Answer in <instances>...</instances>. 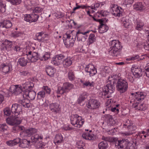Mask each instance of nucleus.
Returning a JSON list of instances; mask_svg holds the SVG:
<instances>
[{
	"label": "nucleus",
	"mask_w": 149,
	"mask_h": 149,
	"mask_svg": "<svg viewBox=\"0 0 149 149\" xmlns=\"http://www.w3.org/2000/svg\"><path fill=\"white\" fill-rule=\"evenodd\" d=\"M107 123L109 125L111 126L114 125L115 124V122L111 116H110L107 119Z\"/></svg>",
	"instance_id": "5fc2aeb1"
},
{
	"label": "nucleus",
	"mask_w": 149,
	"mask_h": 149,
	"mask_svg": "<svg viewBox=\"0 0 149 149\" xmlns=\"http://www.w3.org/2000/svg\"><path fill=\"white\" fill-rule=\"evenodd\" d=\"M41 140H40L39 141H38L36 142H39L36 146V147L38 148H42L44 147L45 146V143L42 142Z\"/></svg>",
	"instance_id": "bf43d9fd"
},
{
	"label": "nucleus",
	"mask_w": 149,
	"mask_h": 149,
	"mask_svg": "<svg viewBox=\"0 0 149 149\" xmlns=\"http://www.w3.org/2000/svg\"><path fill=\"white\" fill-rule=\"evenodd\" d=\"M116 148L120 149L125 146V149H136V145L135 143L130 142L127 139H123L118 140L115 142Z\"/></svg>",
	"instance_id": "423d86ee"
},
{
	"label": "nucleus",
	"mask_w": 149,
	"mask_h": 149,
	"mask_svg": "<svg viewBox=\"0 0 149 149\" xmlns=\"http://www.w3.org/2000/svg\"><path fill=\"white\" fill-rule=\"evenodd\" d=\"M116 88L117 90L120 93L126 92L128 88L127 81L125 78H120L116 83Z\"/></svg>",
	"instance_id": "0eeeda50"
},
{
	"label": "nucleus",
	"mask_w": 149,
	"mask_h": 149,
	"mask_svg": "<svg viewBox=\"0 0 149 149\" xmlns=\"http://www.w3.org/2000/svg\"><path fill=\"white\" fill-rule=\"evenodd\" d=\"M45 70L47 75L51 77H54L56 72L55 68L51 66H47Z\"/></svg>",
	"instance_id": "393cba45"
},
{
	"label": "nucleus",
	"mask_w": 149,
	"mask_h": 149,
	"mask_svg": "<svg viewBox=\"0 0 149 149\" xmlns=\"http://www.w3.org/2000/svg\"><path fill=\"white\" fill-rule=\"evenodd\" d=\"M33 5L32 1L28 0L25 2V6L28 10H31L32 9L31 7Z\"/></svg>",
	"instance_id": "6e6d98bb"
},
{
	"label": "nucleus",
	"mask_w": 149,
	"mask_h": 149,
	"mask_svg": "<svg viewBox=\"0 0 149 149\" xmlns=\"http://www.w3.org/2000/svg\"><path fill=\"white\" fill-rule=\"evenodd\" d=\"M120 19L122 24L126 28H127L132 22L131 20L130 19L129 16L127 15L122 16Z\"/></svg>",
	"instance_id": "4be33fe9"
},
{
	"label": "nucleus",
	"mask_w": 149,
	"mask_h": 149,
	"mask_svg": "<svg viewBox=\"0 0 149 149\" xmlns=\"http://www.w3.org/2000/svg\"><path fill=\"white\" fill-rule=\"evenodd\" d=\"M8 127L6 123H3L0 124V132H4L7 131Z\"/></svg>",
	"instance_id": "3c124183"
},
{
	"label": "nucleus",
	"mask_w": 149,
	"mask_h": 149,
	"mask_svg": "<svg viewBox=\"0 0 149 149\" xmlns=\"http://www.w3.org/2000/svg\"><path fill=\"white\" fill-rule=\"evenodd\" d=\"M110 48L109 52L113 56H118L119 55L123 46L119 40H114L109 42Z\"/></svg>",
	"instance_id": "39448f33"
},
{
	"label": "nucleus",
	"mask_w": 149,
	"mask_h": 149,
	"mask_svg": "<svg viewBox=\"0 0 149 149\" xmlns=\"http://www.w3.org/2000/svg\"><path fill=\"white\" fill-rule=\"evenodd\" d=\"M37 98L38 99L40 100L44 98L45 95V91L42 90L39 91L37 94Z\"/></svg>",
	"instance_id": "603ef678"
},
{
	"label": "nucleus",
	"mask_w": 149,
	"mask_h": 149,
	"mask_svg": "<svg viewBox=\"0 0 149 149\" xmlns=\"http://www.w3.org/2000/svg\"><path fill=\"white\" fill-rule=\"evenodd\" d=\"M84 70L87 74L90 77H92L95 75L97 73V69L94 66L89 63L84 68Z\"/></svg>",
	"instance_id": "ddd939ff"
},
{
	"label": "nucleus",
	"mask_w": 149,
	"mask_h": 149,
	"mask_svg": "<svg viewBox=\"0 0 149 149\" xmlns=\"http://www.w3.org/2000/svg\"><path fill=\"white\" fill-rule=\"evenodd\" d=\"M128 130L130 132H132V131L135 130L136 129V127L135 125H131L127 128Z\"/></svg>",
	"instance_id": "774afa93"
},
{
	"label": "nucleus",
	"mask_w": 149,
	"mask_h": 149,
	"mask_svg": "<svg viewBox=\"0 0 149 149\" xmlns=\"http://www.w3.org/2000/svg\"><path fill=\"white\" fill-rule=\"evenodd\" d=\"M34 84L30 82H27L22 84V88L24 91H29L32 89Z\"/></svg>",
	"instance_id": "cd10ccee"
},
{
	"label": "nucleus",
	"mask_w": 149,
	"mask_h": 149,
	"mask_svg": "<svg viewBox=\"0 0 149 149\" xmlns=\"http://www.w3.org/2000/svg\"><path fill=\"white\" fill-rule=\"evenodd\" d=\"M109 14V13L107 10H101L98 11L96 13V16L98 17H106Z\"/></svg>",
	"instance_id": "4c0bfd02"
},
{
	"label": "nucleus",
	"mask_w": 149,
	"mask_h": 149,
	"mask_svg": "<svg viewBox=\"0 0 149 149\" xmlns=\"http://www.w3.org/2000/svg\"><path fill=\"white\" fill-rule=\"evenodd\" d=\"M13 118L15 121V125L19 124L22 122V118L19 116L15 115V116H13Z\"/></svg>",
	"instance_id": "09e8293b"
},
{
	"label": "nucleus",
	"mask_w": 149,
	"mask_h": 149,
	"mask_svg": "<svg viewBox=\"0 0 149 149\" xmlns=\"http://www.w3.org/2000/svg\"><path fill=\"white\" fill-rule=\"evenodd\" d=\"M110 7L111 12L113 15L115 17L122 16L123 10L121 7L116 4H112Z\"/></svg>",
	"instance_id": "f8f14e48"
},
{
	"label": "nucleus",
	"mask_w": 149,
	"mask_h": 149,
	"mask_svg": "<svg viewBox=\"0 0 149 149\" xmlns=\"http://www.w3.org/2000/svg\"><path fill=\"white\" fill-rule=\"evenodd\" d=\"M74 87L73 85L69 82H66L63 84V87L59 86L56 91V93L58 94H62L65 92L69 91Z\"/></svg>",
	"instance_id": "9d476101"
},
{
	"label": "nucleus",
	"mask_w": 149,
	"mask_h": 149,
	"mask_svg": "<svg viewBox=\"0 0 149 149\" xmlns=\"http://www.w3.org/2000/svg\"><path fill=\"white\" fill-rule=\"evenodd\" d=\"M23 90L22 86L20 85L11 86L10 88V91L11 93L15 95L21 94L22 95V92H23Z\"/></svg>",
	"instance_id": "4468645a"
},
{
	"label": "nucleus",
	"mask_w": 149,
	"mask_h": 149,
	"mask_svg": "<svg viewBox=\"0 0 149 149\" xmlns=\"http://www.w3.org/2000/svg\"><path fill=\"white\" fill-rule=\"evenodd\" d=\"M13 117H8L6 119V123L10 125H15L14 120L13 118Z\"/></svg>",
	"instance_id": "de8ad7c7"
},
{
	"label": "nucleus",
	"mask_w": 149,
	"mask_h": 149,
	"mask_svg": "<svg viewBox=\"0 0 149 149\" xmlns=\"http://www.w3.org/2000/svg\"><path fill=\"white\" fill-rule=\"evenodd\" d=\"M0 26L1 27L8 29L12 26V24L10 21L4 20L0 23Z\"/></svg>",
	"instance_id": "7c9ffc66"
},
{
	"label": "nucleus",
	"mask_w": 149,
	"mask_h": 149,
	"mask_svg": "<svg viewBox=\"0 0 149 149\" xmlns=\"http://www.w3.org/2000/svg\"><path fill=\"white\" fill-rule=\"evenodd\" d=\"M91 131H90L89 132L88 131L84 132L82 135L83 138L89 141L94 140V135L90 132Z\"/></svg>",
	"instance_id": "a878e982"
},
{
	"label": "nucleus",
	"mask_w": 149,
	"mask_h": 149,
	"mask_svg": "<svg viewBox=\"0 0 149 149\" xmlns=\"http://www.w3.org/2000/svg\"><path fill=\"white\" fill-rule=\"evenodd\" d=\"M100 6V3L99 2L95 3L93 4L91 6H89L91 9L96 10L97 8Z\"/></svg>",
	"instance_id": "052dcab7"
},
{
	"label": "nucleus",
	"mask_w": 149,
	"mask_h": 149,
	"mask_svg": "<svg viewBox=\"0 0 149 149\" xmlns=\"http://www.w3.org/2000/svg\"><path fill=\"white\" fill-rule=\"evenodd\" d=\"M4 112L5 115L6 116H9L12 112L10 109L8 108H6L4 109Z\"/></svg>",
	"instance_id": "69168bd1"
},
{
	"label": "nucleus",
	"mask_w": 149,
	"mask_h": 149,
	"mask_svg": "<svg viewBox=\"0 0 149 149\" xmlns=\"http://www.w3.org/2000/svg\"><path fill=\"white\" fill-rule=\"evenodd\" d=\"M39 59H40V58L38 53L33 52L32 54V56L28 59L31 62L33 63L36 62Z\"/></svg>",
	"instance_id": "c9c22d12"
},
{
	"label": "nucleus",
	"mask_w": 149,
	"mask_h": 149,
	"mask_svg": "<svg viewBox=\"0 0 149 149\" xmlns=\"http://www.w3.org/2000/svg\"><path fill=\"white\" fill-rule=\"evenodd\" d=\"M87 105L88 108L89 109H96L100 107V103L99 101L97 100L92 99L89 100Z\"/></svg>",
	"instance_id": "f3484780"
},
{
	"label": "nucleus",
	"mask_w": 149,
	"mask_h": 149,
	"mask_svg": "<svg viewBox=\"0 0 149 149\" xmlns=\"http://www.w3.org/2000/svg\"><path fill=\"white\" fill-rule=\"evenodd\" d=\"M10 68L8 65L5 64H2L0 66V70L6 74L9 72Z\"/></svg>",
	"instance_id": "58836bf2"
},
{
	"label": "nucleus",
	"mask_w": 149,
	"mask_h": 149,
	"mask_svg": "<svg viewBox=\"0 0 149 149\" xmlns=\"http://www.w3.org/2000/svg\"><path fill=\"white\" fill-rule=\"evenodd\" d=\"M1 42V49L2 50L5 51L7 49H10L12 47L13 42L11 41L5 39L2 40Z\"/></svg>",
	"instance_id": "412c9836"
},
{
	"label": "nucleus",
	"mask_w": 149,
	"mask_h": 149,
	"mask_svg": "<svg viewBox=\"0 0 149 149\" xmlns=\"http://www.w3.org/2000/svg\"><path fill=\"white\" fill-rule=\"evenodd\" d=\"M20 139L19 138H17L13 140H10L6 142V144L9 146L12 147L17 145L20 143Z\"/></svg>",
	"instance_id": "bb28decb"
},
{
	"label": "nucleus",
	"mask_w": 149,
	"mask_h": 149,
	"mask_svg": "<svg viewBox=\"0 0 149 149\" xmlns=\"http://www.w3.org/2000/svg\"><path fill=\"white\" fill-rule=\"evenodd\" d=\"M50 53L49 52H44L42 54V56L40 58V59L42 61H45L50 58Z\"/></svg>",
	"instance_id": "a19ab883"
},
{
	"label": "nucleus",
	"mask_w": 149,
	"mask_h": 149,
	"mask_svg": "<svg viewBox=\"0 0 149 149\" xmlns=\"http://www.w3.org/2000/svg\"><path fill=\"white\" fill-rule=\"evenodd\" d=\"M6 6L3 0H0V12L4 13L5 11Z\"/></svg>",
	"instance_id": "864d4df0"
},
{
	"label": "nucleus",
	"mask_w": 149,
	"mask_h": 149,
	"mask_svg": "<svg viewBox=\"0 0 149 149\" xmlns=\"http://www.w3.org/2000/svg\"><path fill=\"white\" fill-rule=\"evenodd\" d=\"M113 77L114 76H109L107 84L102 88L101 95L104 96V98H108L111 97V94L115 91V84L116 83V80Z\"/></svg>",
	"instance_id": "f257e3e1"
},
{
	"label": "nucleus",
	"mask_w": 149,
	"mask_h": 149,
	"mask_svg": "<svg viewBox=\"0 0 149 149\" xmlns=\"http://www.w3.org/2000/svg\"><path fill=\"white\" fill-rule=\"evenodd\" d=\"M89 31H87L85 32H82L79 31L76 33V37L74 38V39L76 38H77L79 41L84 42L87 39L88 36L86 35V34L89 33Z\"/></svg>",
	"instance_id": "6ab92c4d"
},
{
	"label": "nucleus",
	"mask_w": 149,
	"mask_h": 149,
	"mask_svg": "<svg viewBox=\"0 0 149 149\" xmlns=\"http://www.w3.org/2000/svg\"><path fill=\"white\" fill-rule=\"evenodd\" d=\"M63 141V137L62 135L58 134L56 135L54 140V143L56 145L60 144Z\"/></svg>",
	"instance_id": "c85d7f7f"
},
{
	"label": "nucleus",
	"mask_w": 149,
	"mask_h": 149,
	"mask_svg": "<svg viewBox=\"0 0 149 149\" xmlns=\"http://www.w3.org/2000/svg\"><path fill=\"white\" fill-rule=\"evenodd\" d=\"M68 78L71 81L74 80L75 79L74 71L73 70H69L68 73Z\"/></svg>",
	"instance_id": "79ce46f5"
},
{
	"label": "nucleus",
	"mask_w": 149,
	"mask_h": 149,
	"mask_svg": "<svg viewBox=\"0 0 149 149\" xmlns=\"http://www.w3.org/2000/svg\"><path fill=\"white\" fill-rule=\"evenodd\" d=\"M71 124L75 127L80 128L84 124V120L77 114L72 115L70 117Z\"/></svg>",
	"instance_id": "6e6552de"
},
{
	"label": "nucleus",
	"mask_w": 149,
	"mask_h": 149,
	"mask_svg": "<svg viewBox=\"0 0 149 149\" xmlns=\"http://www.w3.org/2000/svg\"><path fill=\"white\" fill-rule=\"evenodd\" d=\"M9 2L12 5L16 6L22 2V0H6Z\"/></svg>",
	"instance_id": "8fccbe9b"
},
{
	"label": "nucleus",
	"mask_w": 149,
	"mask_h": 149,
	"mask_svg": "<svg viewBox=\"0 0 149 149\" xmlns=\"http://www.w3.org/2000/svg\"><path fill=\"white\" fill-rule=\"evenodd\" d=\"M65 57L63 54L56 55L52 58L51 63L55 66L59 65L62 63L63 67L67 68L72 65V60L70 57Z\"/></svg>",
	"instance_id": "f03ea898"
},
{
	"label": "nucleus",
	"mask_w": 149,
	"mask_h": 149,
	"mask_svg": "<svg viewBox=\"0 0 149 149\" xmlns=\"http://www.w3.org/2000/svg\"><path fill=\"white\" fill-rule=\"evenodd\" d=\"M24 20L25 21L31 23V15L30 14H25L24 15Z\"/></svg>",
	"instance_id": "0e129e2a"
},
{
	"label": "nucleus",
	"mask_w": 149,
	"mask_h": 149,
	"mask_svg": "<svg viewBox=\"0 0 149 149\" xmlns=\"http://www.w3.org/2000/svg\"><path fill=\"white\" fill-rule=\"evenodd\" d=\"M85 143L82 140H79L77 142L76 146L79 149H83L84 148Z\"/></svg>",
	"instance_id": "a18cd8bd"
},
{
	"label": "nucleus",
	"mask_w": 149,
	"mask_h": 149,
	"mask_svg": "<svg viewBox=\"0 0 149 149\" xmlns=\"http://www.w3.org/2000/svg\"><path fill=\"white\" fill-rule=\"evenodd\" d=\"M43 91H45L47 94H49L50 93L51 90L50 88L47 86H43L42 88Z\"/></svg>",
	"instance_id": "680f3d73"
},
{
	"label": "nucleus",
	"mask_w": 149,
	"mask_h": 149,
	"mask_svg": "<svg viewBox=\"0 0 149 149\" xmlns=\"http://www.w3.org/2000/svg\"><path fill=\"white\" fill-rule=\"evenodd\" d=\"M134 107H136V109L139 110L141 111H144L147 109V107L146 104H141L140 102L139 103H134Z\"/></svg>",
	"instance_id": "473e14b6"
},
{
	"label": "nucleus",
	"mask_w": 149,
	"mask_h": 149,
	"mask_svg": "<svg viewBox=\"0 0 149 149\" xmlns=\"http://www.w3.org/2000/svg\"><path fill=\"white\" fill-rule=\"evenodd\" d=\"M131 72L135 78H139L143 75V72L141 68L139 66L134 65L131 68Z\"/></svg>",
	"instance_id": "2eb2a0df"
},
{
	"label": "nucleus",
	"mask_w": 149,
	"mask_h": 149,
	"mask_svg": "<svg viewBox=\"0 0 149 149\" xmlns=\"http://www.w3.org/2000/svg\"><path fill=\"white\" fill-rule=\"evenodd\" d=\"M101 22L100 25L99 27V32L100 33H103L106 32L109 29L108 26L106 25L103 24Z\"/></svg>",
	"instance_id": "72a5a7b5"
},
{
	"label": "nucleus",
	"mask_w": 149,
	"mask_h": 149,
	"mask_svg": "<svg viewBox=\"0 0 149 149\" xmlns=\"http://www.w3.org/2000/svg\"><path fill=\"white\" fill-rule=\"evenodd\" d=\"M49 108L54 114L60 113L61 112V107L57 102L52 103L49 104Z\"/></svg>",
	"instance_id": "dca6fc26"
},
{
	"label": "nucleus",
	"mask_w": 149,
	"mask_h": 149,
	"mask_svg": "<svg viewBox=\"0 0 149 149\" xmlns=\"http://www.w3.org/2000/svg\"><path fill=\"white\" fill-rule=\"evenodd\" d=\"M22 35V33L18 31H15L12 33L11 34V37L13 38H17L20 36Z\"/></svg>",
	"instance_id": "e2e57ef3"
},
{
	"label": "nucleus",
	"mask_w": 149,
	"mask_h": 149,
	"mask_svg": "<svg viewBox=\"0 0 149 149\" xmlns=\"http://www.w3.org/2000/svg\"><path fill=\"white\" fill-rule=\"evenodd\" d=\"M96 38L93 33L91 34L89 36L88 44L90 45L93 43L96 40Z\"/></svg>",
	"instance_id": "37998d69"
},
{
	"label": "nucleus",
	"mask_w": 149,
	"mask_h": 149,
	"mask_svg": "<svg viewBox=\"0 0 149 149\" xmlns=\"http://www.w3.org/2000/svg\"><path fill=\"white\" fill-rule=\"evenodd\" d=\"M149 136V133L144 131L139 132L137 134V136L141 139H144L147 136Z\"/></svg>",
	"instance_id": "ea45409f"
},
{
	"label": "nucleus",
	"mask_w": 149,
	"mask_h": 149,
	"mask_svg": "<svg viewBox=\"0 0 149 149\" xmlns=\"http://www.w3.org/2000/svg\"><path fill=\"white\" fill-rule=\"evenodd\" d=\"M48 37V34L45 33L44 32L42 31L37 33L36 34V38L37 40L40 42H43L45 38Z\"/></svg>",
	"instance_id": "b1692460"
},
{
	"label": "nucleus",
	"mask_w": 149,
	"mask_h": 149,
	"mask_svg": "<svg viewBox=\"0 0 149 149\" xmlns=\"http://www.w3.org/2000/svg\"><path fill=\"white\" fill-rule=\"evenodd\" d=\"M30 15L31 19V22L32 23L36 22L39 17V15L37 14H35L33 12Z\"/></svg>",
	"instance_id": "c03bdc74"
},
{
	"label": "nucleus",
	"mask_w": 149,
	"mask_h": 149,
	"mask_svg": "<svg viewBox=\"0 0 149 149\" xmlns=\"http://www.w3.org/2000/svg\"><path fill=\"white\" fill-rule=\"evenodd\" d=\"M131 95L133 97V99L132 100V102H134V103L136 104L142 101L146 95V94L145 92L140 91L131 93Z\"/></svg>",
	"instance_id": "1a4fd4ad"
},
{
	"label": "nucleus",
	"mask_w": 149,
	"mask_h": 149,
	"mask_svg": "<svg viewBox=\"0 0 149 149\" xmlns=\"http://www.w3.org/2000/svg\"><path fill=\"white\" fill-rule=\"evenodd\" d=\"M38 130L34 128H30L21 132L20 135L23 138L25 136L29 137L31 136V142L36 143L38 141L43 139L42 134H37Z\"/></svg>",
	"instance_id": "7ed1b4c3"
},
{
	"label": "nucleus",
	"mask_w": 149,
	"mask_h": 149,
	"mask_svg": "<svg viewBox=\"0 0 149 149\" xmlns=\"http://www.w3.org/2000/svg\"><path fill=\"white\" fill-rule=\"evenodd\" d=\"M132 124V122L128 119L126 120L123 125V127L127 128Z\"/></svg>",
	"instance_id": "13d9d810"
},
{
	"label": "nucleus",
	"mask_w": 149,
	"mask_h": 149,
	"mask_svg": "<svg viewBox=\"0 0 149 149\" xmlns=\"http://www.w3.org/2000/svg\"><path fill=\"white\" fill-rule=\"evenodd\" d=\"M108 143L106 141H102L98 144L99 149H106L107 148Z\"/></svg>",
	"instance_id": "49530a36"
},
{
	"label": "nucleus",
	"mask_w": 149,
	"mask_h": 149,
	"mask_svg": "<svg viewBox=\"0 0 149 149\" xmlns=\"http://www.w3.org/2000/svg\"><path fill=\"white\" fill-rule=\"evenodd\" d=\"M36 95V93L33 91L30 90L24 91L23 93H22V96L24 99L19 100V102L24 107L29 108L31 107V104L29 101L27 100H33L35 99Z\"/></svg>",
	"instance_id": "20e7f679"
},
{
	"label": "nucleus",
	"mask_w": 149,
	"mask_h": 149,
	"mask_svg": "<svg viewBox=\"0 0 149 149\" xmlns=\"http://www.w3.org/2000/svg\"><path fill=\"white\" fill-rule=\"evenodd\" d=\"M72 34H69L67 32L64 36L63 42L64 44L67 48L72 47L74 44V40L73 37L71 38Z\"/></svg>",
	"instance_id": "9b49d317"
},
{
	"label": "nucleus",
	"mask_w": 149,
	"mask_h": 149,
	"mask_svg": "<svg viewBox=\"0 0 149 149\" xmlns=\"http://www.w3.org/2000/svg\"><path fill=\"white\" fill-rule=\"evenodd\" d=\"M28 63V61L23 57L20 58L18 60L17 63L18 65H20L22 67L26 66Z\"/></svg>",
	"instance_id": "e433bc0d"
},
{
	"label": "nucleus",
	"mask_w": 149,
	"mask_h": 149,
	"mask_svg": "<svg viewBox=\"0 0 149 149\" xmlns=\"http://www.w3.org/2000/svg\"><path fill=\"white\" fill-rule=\"evenodd\" d=\"M31 142L30 140H28L25 139H23L21 141H20L19 146L23 148L28 147Z\"/></svg>",
	"instance_id": "2f4dec72"
},
{
	"label": "nucleus",
	"mask_w": 149,
	"mask_h": 149,
	"mask_svg": "<svg viewBox=\"0 0 149 149\" xmlns=\"http://www.w3.org/2000/svg\"><path fill=\"white\" fill-rule=\"evenodd\" d=\"M146 76L149 78V65L146 66L143 71Z\"/></svg>",
	"instance_id": "338daca9"
},
{
	"label": "nucleus",
	"mask_w": 149,
	"mask_h": 149,
	"mask_svg": "<svg viewBox=\"0 0 149 149\" xmlns=\"http://www.w3.org/2000/svg\"><path fill=\"white\" fill-rule=\"evenodd\" d=\"M87 93L86 92L84 91L81 93L77 99L78 103L80 104L82 102L84 101L87 98Z\"/></svg>",
	"instance_id": "c756f323"
},
{
	"label": "nucleus",
	"mask_w": 149,
	"mask_h": 149,
	"mask_svg": "<svg viewBox=\"0 0 149 149\" xmlns=\"http://www.w3.org/2000/svg\"><path fill=\"white\" fill-rule=\"evenodd\" d=\"M11 111L15 115H19L22 112V105L17 104H13L11 107Z\"/></svg>",
	"instance_id": "a211bd4d"
},
{
	"label": "nucleus",
	"mask_w": 149,
	"mask_h": 149,
	"mask_svg": "<svg viewBox=\"0 0 149 149\" xmlns=\"http://www.w3.org/2000/svg\"><path fill=\"white\" fill-rule=\"evenodd\" d=\"M43 10V9L40 7H37L35 8L34 9H32V12L35 14H38L41 13Z\"/></svg>",
	"instance_id": "4d7b16f0"
},
{
	"label": "nucleus",
	"mask_w": 149,
	"mask_h": 149,
	"mask_svg": "<svg viewBox=\"0 0 149 149\" xmlns=\"http://www.w3.org/2000/svg\"><path fill=\"white\" fill-rule=\"evenodd\" d=\"M134 26L136 29L141 31L143 29L144 24L141 20L136 19L134 21Z\"/></svg>",
	"instance_id": "5701e85b"
},
{
	"label": "nucleus",
	"mask_w": 149,
	"mask_h": 149,
	"mask_svg": "<svg viewBox=\"0 0 149 149\" xmlns=\"http://www.w3.org/2000/svg\"><path fill=\"white\" fill-rule=\"evenodd\" d=\"M133 7L134 9L136 10H143L145 9V6L141 2L136 3Z\"/></svg>",
	"instance_id": "f704fd0d"
},
{
	"label": "nucleus",
	"mask_w": 149,
	"mask_h": 149,
	"mask_svg": "<svg viewBox=\"0 0 149 149\" xmlns=\"http://www.w3.org/2000/svg\"><path fill=\"white\" fill-rule=\"evenodd\" d=\"M80 82L81 83L83 88H92L95 86V83L93 81L88 79L85 80L84 79H81Z\"/></svg>",
	"instance_id": "aec40b11"
}]
</instances>
